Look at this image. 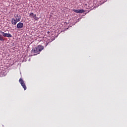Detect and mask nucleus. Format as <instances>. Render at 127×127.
<instances>
[{"instance_id":"1","label":"nucleus","mask_w":127,"mask_h":127,"mask_svg":"<svg viewBox=\"0 0 127 127\" xmlns=\"http://www.w3.org/2000/svg\"><path fill=\"white\" fill-rule=\"evenodd\" d=\"M44 49V47L41 45H39L37 47L33 49L31 51L32 53L35 54V55H37L39 54Z\"/></svg>"},{"instance_id":"2","label":"nucleus","mask_w":127,"mask_h":127,"mask_svg":"<svg viewBox=\"0 0 127 127\" xmlns=\"http://www.w3.org/2000/svg\"><path fill=\"white\" fill-rule=\"evenodd\" d=\"M29 16L30 17H31V18H32L33 20H35V21H37L39 20V18L36 16V14H34L33 12L30 13Z\"/></svg>"},{"instance_id":"3","label":"nucleus","mask_w":127,"mask_h":127,"mask_svg":"<svg viewBox=\"0 0 127 127\" xmlns=\"http://www.w3.org/2000/svg\"><path fill=\"white\" fill-rule=\"evenodd\" d=\"M19 82L20 84H21L22 87L23 88L24 90L25 91L26 90L27 87L26 85H25V83H24V81H23V79L22 78H20L19 80Z\"/></svg>"},{"instance_id":"4","label":"nucleus","mask_w":127,"mask_h":127,"mask_svg":"<svg viewBox=\"0 0 127 127\" xmlns=\"http://www.w3.org/2000/svg\"><path fill=\"white\" fill-rule=\"evenodd\" d=\"M19 21H20V18H16V19L14 18H12L11 20V24H13V25H15Z\"/></svg>"},{"instance_id":"5","label":"nucleus","mask_w":127,"mask_h":127,"mask_svg":"<svg viewBox=\"0 0 127 127\" xmlns=\"http://www.w3.org/2000/svg\"><path fill=\"white\" fill-rule=\"evenodd\" d=\"M0 33L2 34L4 37H8V38L12 37V35H11V34H10V33H5L4 32H2V31H0Z\"/></svg>"},{"instance_id":"6","label":"nucleus","mask_w":127,"mask_h":127,"mask_svg":"<svg viewBox=\"0 0 127 127\" xmlns=\"http://www.w3.org/2000/svg\"><path fill=\"white\" fill-rule=\"evenodd\" d=\"M73 11L76 12V13H84L85 12V10L84 9H74Z\"/></svg>"},{"instance_id":"7","label":"nucleus","mask_w":127,"mask_h":127,"mask_svg":"<svg viewBox=\"0 0 127 127\" xmlns=\"http://www.w3.org/2000/svg\"><path fill=\"white\" fill-rule=\"evenodd\" d=\"M23 27V23L19 22L17 24V28H18V29H20Z\"/></svg>"},{"instance_id":"8","label":"nucleus","mask_w":127,"mask_h":127,"mask_svg":"<svg viewBox=\"0 0 127 127\" xmlns=\"http://www.w3.org/2000/svg\"><path fill=\"white\" fill-rule=\"evenodd\" d=\"M0 41H2L3 42L4 41V39H3V37H2L1 35H0Z\"/></svg>"},{"instance_id":"9","label":"nucleus","mask_w":127,"mask_h":127,"mask_svg":"<svg viewBox=\"0 0 127 127\" xmlns=\"http://www.w3.org/2000/svg\"><path fill=\"white\" fill-rule=\"evenodd\" d=\"M14 17H15V18H20V15H19L18 14H15L14 15Z\"/></svg>"}]
</instances>
